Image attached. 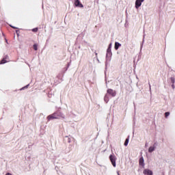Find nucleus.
Listing matches in <instances>:
<instances>
[{
  "label": "nucleus",
  "instance_id": "f257e3e1",
  "mask_svg": "<svg viewBox=\"0 0 175 175\" xmlns=\"http://www.w3.org/2000/svg\"><path fill=\"white\" fill-rule=\"evenodd\" d=\"M59 118H65V116H64V114L61 112H55L47 117L48 121L51 120H59Z\"/></svg>",
  "mask_w": 175,
  "mask_h": 175
},
{
  "label": "nucleus",
  "instance_id": "f03ea898",
  "mask_svg": "<svg viewBox=\"0 0 175 175\" xmlns=\"http://www.w3.org/2000/svg\"><path fill=\"white\" fill-rule=\"evenodd\" d=\"M109 159H110V161H111V164L113 165V167H116V157L114 156V155H113V154H111L110 156H109Z\"/></svg>",
  "mask_w": 175,
  "mask_h": 175
},
{
  "label": "nucleus",
  "instance_id": "7ed1b4c3",
  "mask_svg": "<svg viewBox=\"0 0 175 175\" xmlns=\"http://www.w3.org/2000/svg\"><path fill=\"white\" fill-rule=\"evenodd\" d=\"M107 94H109V95H111V96H113V97H114V96H116V90H112V89H108L107 90Z\"/></svg>",
  "mask_w": 175,
  "mask_h": 175
},
{
  "label": "nucleus",
  "instance_id": "20e7f679",
  "mask_svg": "<svg viewBox=\"0 0 175 175\" xmlns=\"http://www.w3.org/2000/svg\"><path fill=\"white\" fill-rule=\"evenodd\" d=\"M75 6H77V8H83V5L81 4V3H80L79 0H76L75 1Z\"/></svg>",
  "mask_w": 175,
  "mask_h": 175
},
{
  "label": "nucleus",
  "instance_id": "39448f33",
  "mask_svg": "<svg viewBox=\"0 0 175 175\" xmlns=\"http://www.w3.org/2000/svg\"><path fill=\"white\" fill-rule=\"evenodd\" d=\"M143 173H144V174H146V175H152V171H151L148 169L144 170Z\"/></svg>",
  "mask_w": 175,
  "mask_h": 175
},
{
  "label": "nucleus",
  "instance_id": "423d86ee",
  "mask_svg": "<svg viewBox=\"0 0 175 175\" xmlns=\"http://www.w3.org/2000/svg\"><path fill=\"white\" fill-rule=\"evenodd\" d=\"M142 6V1L140 0H136L135 1V8L139 9Z\"/></svg>",
  "mask_w": 175,
  "mask_h": 175
},
{
  "label": "nucleus",
  "instance_id": "0eeeda50",
  "mask_svg": "<svg viewBox=\"0 0 175 175\" xmlns=\"http://www.w3.org/2000/svg\"><path fill=\"white\" fill-rule=\"evenodd\" d=\"M139 165H140L141 166L144 167V159L143 157H141V158L139 159Z\"/></svg>",
  "mask_w": 175,
  "mask_h": 175
},
{
  "label": "nucleus",
  "instance_id": "6e6552de",
  "mask_svg": "<svg viewBox=\"0 0 175 175\" xmlns=\"http://www.w3.org/2000/svg\"><path fill=\"white\" fill-rule=\"evenodd\" d=\"M121 47V44L120 42H115V50H118Z\"/></svg>",
  "mask_w": 175,
  "mask_h": 175
},
{
  "label": "nucleus",
  "instance_id": "1a4fd4ad",
  "mask_svg": "<svg viewBox=\"0 0 175 175\" xmlns=\"http://www.w3.org/2000/svg\"><path fill=\"white\" fill-rule=\"evenodd\" d=\"M7 57H4L1 62H0V64L2 65L3 64H6V62H8V61L6 60Z\"/></svg>",
  "mask_w": 175,
  "mask_h": 175
},
{
  "label": "nucleus",
  "instance_id": "9d476101",
  "mask_svg": "<svg viewBox=\"0 0 175 175\" xmlns=\"http://www.w3.org/2000/svg\"><path fill=\"white\" fill-rule=\"evenodd\" d=\"M104 100L106 103L109 102V96L107 94L105 96Z\"/></svg>",
  "mask_w": 175,
  "mask_h": 175
},
{
  "label": "nucleus",
  "instance_id": "9b49d317",
  "mask_svg": "<svg viewBox=\"0 0 175 175\" xmlns=\"http://www.w3.org/2000/svg\"><path fill=\"white\" fill-rule=\"evenodd\" d=\"M155 150V148L154 146H150L148 149L149 152H152Z\"/></svg>",
  "mask_w": 175,
  "mask_h": 175
},
{
  "label": "nucleus",
  "instance_id": "f8f14e48",
  "mask_svg": "<svg viewBox=\"0 0 175 175\" xmlns=\"http://www.w3.org/2000/svg\"><path fill=\"white\" fill-rule=\"evenodd\" d=\"M128 143H129V137L126 138L124 142V146L126 147L128 146Z\"/></svg>",
  "mask_w": 175,
  "mask_h": 175
},
{
  "label": "nucleus",
  "instance_id": "ddd939ff",
  "mask_svg": "<svg viewBox=\"0 0 175 175\" xmlns=\"http://www.w3.org/2000/svg\"><path fill=\"white\" fill-rule=\"evenodd\" d=\"M33 50H35V51H38V45L36 44H34L33 45Z\"/></svg>",
  "mask_w": 175,
  "mask_h": 175
},
{
  "label": "nucleus",
  "instance_id": "4468645a",
  "mask_svg": "<svg viewBox=\"0 0 175 175\" xmlns=\"http://www.w3.org/2000/svg\"><path fill=\"white\" fill-rule=\"evenodd\" d=\"M170 81H171V83H172V84H174V83H175V79H174V77H171V78H170Z\"/></svg>",
  "mask_w": 175,
  "mask_h": 175
},
{
  "label": "nucleus",
  "instance_id": "2eb2a0df",
  "mask_svg": "<svg viewBox=\"0 0 175 175\" xmlns=\"http://www.w3.org/2000/svg\"><path fill=\"white\" fill-rule=\"evenodd\" d=\"M169 116H170V112H165V118H167V117H169Z\"/></svg>",
  "mask_w": 175,
  "mask_h": 175
},
{
  "label": "nucleus",
  "instance_id": "dca6fc26",
  "mask_svg": "<svg viewBox=\"0 0 175 175\" xmlns=\"http://www.w3.org/2000/svg\"><path fill=\"white\" fill-rule=\"evenodd\" d=\"M38 31H39V29L38 27H36L32 29V32H38Z\"/></svg>",
  "mask_w": 175,
  "mask_h": 175
},
{
  "label": "nucleus",
  "instance_id": "f3484780",
  "mask_svg": "<svg viewBox=\"0 0 175 175\" xmlns=\"http://www.w3.org/2000/svg\"><path fill=\"white\" fill-rule=\"evenodd\" d=\"M111 46V44H109V47L108 49H107V51H108V52H109V51H111V49H110Z\"/></svg>",
  "mask_w": 175,
  "mask_h": 175
},
{
  "label": "nucleus",
  "instance_id": "a211bd4d",
  "mask_svg": "<svg viewBox=\"0 0 175 175\" xmlns=\"http://www.w3.org/2000/svg\"><path fill=\"white\" fill-rule=\"evenodd\" d=\"M28 87H29V85H27L26 86H25L24 88H22V90H24L25 88H28Z\"/></svg>",
  "mask_w": 175,
  "mask_h": 175
},
{
  "label": "nucleus",
  "instance_id": "6ab92c4d",
  "mask_svg": "<svg viewBox=\"0 0 175 175\" xmlns=\"http://www.w3.org/2000/svg\"><path fill=\"white\" fill-rule=\"evenodd\" d=\"M5 175H12V174H10V173H7Z\"/></svg>",
  "mask_w": 175,
  "mask_h": 175
},
{
  "label": "nucleus",
  "instance_id": "aec40b11",
  "mask_svg": "<svg viewBox=\"0 0 175 175\" xmlns=\"http://www.w3.org/2000/svg\"><path fill=\"white\" fill-rule=\"evenodd\" d=\"M140 1H141V3H142V2H144V0H140Z\"/></svg>",
  "mask_w": 175,
  "mask_h": 175
},
{
  "label": "nucleus",
  "instance_id": "412c9836",
  "mask_svg": "<svg viewBox=\"0 0 175 175\" xmlns=\"http://www.w3.org/2000/svg\"><path fill=\"white\" fill-rule=\"evenodd\" d=\"M12 28H13L14 29H16V27H12Z\"/></svg>",
  "mask_w": 175,
  "mask_h": 175
},
{
  "label": "nucleus",
  "instance_id": "4be33fe9",
  "mask_svg": "<svg viewBox=\"0 0 175 175\" xmlns=\"http://www.w3.org/2000/svg\"><path fill=\"white\" fill-rule=\"evenodd\" d=\"M172 88H174V84L172 83Z\"/></svg>",
  "mask_w": 175,
  "mask_h": 175
},
{
  "label": "nucleus",
  "instance_id": "5701e85b",
  "mask_svg": "<svg viewBox=\"0 0 175 175\" xmlns=\"http://www.w3.org/2000/svg\"><path fill=\"white\" fill-rule=\"evenodd\" d=\"M150 88H151V85L149 83Z\"/></svg>",
  "mask_w": 175,
  "mask_h": 175
}]
</instances>
